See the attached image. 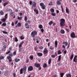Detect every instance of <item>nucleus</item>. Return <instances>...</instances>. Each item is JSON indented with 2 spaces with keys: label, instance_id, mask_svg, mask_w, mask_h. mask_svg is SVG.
Wrapping results in <instances>:
<instances>
[{
  "label": "nucleus",
  "instance_id": "1",
  "mask_svg": "<svg viewBox=\"0 0 77 77\" xmlns=\"http://www.w3.org/2000/svg\"><path fill=\"white\" fill-rule=\"evenodd\" d=\"M9 56H7V58L9 62H11L12 61V59L11 58V57H13L14 55L12 53H11L8 55Z\"/></svg>",
  "mask_w": 77,
  "mask_h": 77
},
{
  "label": "nucleus",
  "instance_id": "2",
  "mask_svg": "<svg viewBox=\"0 0 77 77\" xmlns=\"http://www.w3.org/2000/svg\"><path fill=\"white\" fill-rule=\"evenodd\" d=\"M65 20L64 19H61L60 20V25L61 27H63V26H65Z\"/></svg>",
  "mask_w": 77,
  "mask_h": 77
},
{
  "label": "nucleus",
  "instance_id": "3",
  "mask_svg": "<svg viewBox=\"0 0 77 77\" xmlns=\"http://www.w3.org/2000/svg\"><path fill=\"white\" fill-rule=\"evenodd\" d=\"M37 35L38 33L36 31H32L31 34V37L33 38H35L36 36H37Z\"/></svg>",
  "mask_w": 77,
  "mask_h": 77
},
{
  "label": "nucleus",
  "instance_id": "4",
  "mask_svg": "<svg viewBox=\"0 0 77 77\" xmlns=\"http://www.w3.org/2000/svg\"><path fill=\"white\" fill-rule=\"evenodd\" d=\"M29 4L30 5H32V8H33V7H34V8H35L36 7V2H32V1H31L29 2Z\"/></svg>",
  "mask_w": 77,
  "mask_h": 77
},
{
  "label": "nucleus",
  "instance_id": "5",
  "mask_svg": "<svg viewBox=\"0 0 77 77\" xmlns=\"http://www.w3.org/2000/svg\"><path fill=\"white\" fill-rule=\"evenodd\" d=\"M26 71V68H24L21 69L20 70V74H22L23 73V72H24V73H25Z\"/></svg>",
  "mask_w": 77,
  "mask_h": 77
},
{
  "label": "nucleus",
  "instance_id": "6",
  "mask_svg": "<svg viewBox=\"0 0 77 77\" xmlns=\"http://www.w3.org/2000/svg\"><path fill=\"white\" fill-rule=\"evenodd\" d=\"M40 5L42 9L43 10H44V9H45V5L44 3H41L40 4Z\"/></svg>",
  "mask_w": 77,
  "mask_h": 77
},
{
  "label": "nucleus",
  "instance_id": "7",
  "mask_svg": "<svg viewBox=\"0 0 77 77\" xmlns=\"http://www.w3.org/2000/svg\"><path fill=\"white\" fill-rule=\"evenodd\" d=\"M48 51L47 50V49L46 48H45L44 50L43 51V53L44 54H48Z\"/></svg>",
  "mask_w": 77,
  "mask_h": 77
},
{
  "label": "nucleus",
  "instance_id": "8",
  "mask_svg": "<svg viewBox=\"0 0 77 77\" xmlns=\"http://www.w3.org/2000/svg\"><path fill=\"white\" fill-rule=\"evenodd\" d=\"M70 36L71 38H75V33L74 32H72L70 35Z\"/></svg>",
  "mask_w": 77,
  "mask_h": 77
},
{
  "label": "nucleus",
  "instance_id": "9",
  "mask_svg": "<svg viewBox=\"0 0 77 77\" xmlns=\"http://www.w3.org/2000/svg\"><path fill=\"white\" fill-rule=\"evenodd\" d=\"M25 28L27 29H28L30 28V26L29 24H28V23H25Z\"/></svg>",
  "mask_w": 77,
  "mask_h": 77
},
{
  "label": "nucleus",
  "instance_id": "10",
  "mask_svg": "<svg viewBox=\"0 0 77 77\" xmlns=\"http://www.w3.org/2000/svg\"><path fill=\"white\" fill-rule=\"evenodd\" d=\"M34 65L35 67H36L37 68H39L40 67V64L39 63H35Z\"/></svg>",
  "mask_w": 77,
  "mask_h": 77
},
{
  "label": "nucleus",
  "instance_id": "11",
  "mask_svg": "<svg viewBox=\"0 0 77 77\" xmlns=\"http://www.w3.org/2000/svg\"><path fill=\"white\" fill-rule=\"evenodd\" d=\"M77 55H76L74 57V58L73 59V62H75L76 63H77Z\"/></svg>",
  "mask_w": 77,
  "mask_h": 77
},
{
  "label": "nucleus",
  "instance_id": "12",
  "mask_svg": "<svg viewBox=\"0 0 77 77\" xmlns=\"http://www.w3.org/2000/svg\"><path fill=\"white\" fill-rule=\"evenodd\" d=\"M37 54L38 57H41V56H42L43 55V54H42V53L41 52L37 53Z\"/></svg>",
  "mask_w": 77,
  "mask_h": 77
},
{
  "label": "nucleus",
  "instance_id": "13",
  "mask_svg": "<svg viewBox=\"0 0 77 77\" xmlns=\"http://www.w3.org/2000/svg\"><path fill=\"white\" fill-rule=\"evenodd\" d=\"M36 43H37V44H38L41 41V38L39 37L37 38H36Z\"/></svg>",
  "mask_w": 77,
  "mask_h": 77
},
{
  "label": "nucleus",
  "instance_id": "14",
  "mask_svg": "<svg viewBox=\"0 0 77 77\" xmlns=\"http://www.w3.org/2000/svg\"><path fill=\"white\" fill-rule=\"evenodd\" d=\"M55 55L54 54L52 55H51V57H52V58H55L56 56H57V53H56V52H55Z\"/></svg>",
  "mask_w": 77,
  "mask_h": 77
},
{
  "label": "nucleus",
  "instance_id": "15",
  "mask_svg": "<svg viewBox=\"0 0 77 77\" xmlns=\"http://www.w3.org/2000/svg\"><path fill=\"white\" fill-rule=\"evenodd\" d=\"M14 60L15 62H19V61H20V59L19 58H16Z\"/></svg>",
  "mask_w": 77,
  "mask_h": 77
},
{
  "label": "nucleus",
  "instance_id": "16",
  "mask_svg": "<svg viewBox=\"0 0 77 77\" xmlns=\"http://www.w3.org/2000/svg\"><path fill=\"white\" fill-rule=\"evenodd\" d=\"M34 11L36 13V14H37V15L38 14V9H34Z\"/></svg>",
  "mask_w": 77,
  "mask_h": 77
},
{
  "label": "nucleus",
  "instance_id": "17",
  "mask_svg": "<svg viewBox=\"0 0 77 77\" xmlns=\"http://www.w3.org/2000/svg\"><path fill=\"white\" fill-rule=\"evenodd\" d=\"M8 74H9V71L8 70L5 71V72L4 73V75H5L6 76L8 75Z\"/></svg>",
  "mask_w": 77,
  "mask_h": 77
},
{
  "label": "nucleus",
  "instance_id": "18",
  "mask_svg": "<svg viewBox=\"0 0 77 77\" xmlns=\"http://www.w3.org/2000/svg\"><path fill=\"white\" fill-rule=\"evenodd\" d=\"M66 13L67 14H69V9H68V8L66 7Z\"/></svg>",
  "mask_w": 77,
  "mask_h": 77
},
{
  "label": "nucleus",
  "instance_id": "19",
  "mask_svg": "<svg viewBox=\"0 0 77 77\" xmlns=\"http://www.w3.org/2000/svg\"><path fill=\"white\" fill-rule=\"evenodd\" d=\"M50 11L51 12H52V13H54V9L53 8H51Z\"/></svg>",
  "mask_w": 77,
  "mask_h": 77
},
{
  "label": "nucleus",
  "instance_id": "20",
  "mask_svg": "<svg viewBox=\"0 0 77 77\" xmlns=\"http://www.w3.org/2000/svg\"><path fill=\"white\" fill-rule=\"evenodd\" d=\"M23 44H24V42H22L20 44V45H19V48H20V47H22Z\"/></svg>",
  "mask_w": 77,
  "mask_h": 77
},
{
  "label": "nucleus",
  "instance_id": "21",
  "mask_svg": "<svg viewBox=\"0 0 77 77\" xmlns=\"http://www.w3.org/2000/svg\"><path fill=\"white\" fill-rule=\"evenodd\" d=\"M66 77H71V75L70 73H68L66 75Z\"/></svg>",
  "mask_w": 77,
  "mask_h": 77
},
{
  "label": "nucleus",
  "instance_id": "22",
  "mask_svg": "<svg viewBox=\"0 0 77 77\" xmlns=\"http://www.w3.org/2000/svg\"><path fill=\"white\" fill-rule=\"evenodd\" d=\"M57 3V5H61V3H60V2L59 1H57L56 2Z\"/></svg>",
  "mask_w": 77,
  "mask_h": 77
},
{
  "label": "nucleus",
  "instance_id": "23",
  "mask_svg": "<svg viewBox=\"0 0 77 77\" xmlns=\"http://www.w3.org/2000/svg\"><path fill=\"white\" fill-rule=\"evenodd\" d=\"M60 32L61 34H64L65 33V31L63 29H62L60 30Z\"/></svg>",
  "mask_w": 77,
  "mask_h": 77
},
{
  "label": "nucleus",
  "instance_id": "24",
  "mask_svg": "<svg viewBox=\"0 0 77 77\" xmlns=\"http://www.w3.org/2000/svg\"><path fill=\"white\" fill-rule=\"evenodd\" d=\"M55 48H57V41H56L55 42Z\"/></svg>",
  "mask_w": 77,
  "mask_h": 77
},
{
  "label": "nucleus",
  "instance_id": "25",
  "mask_svg": "<svg viewBox=\"0 0 77 77\" xmlns=\"http://www.w3.org/2000/svg\"><path fill=\"white\" fill-rule=\"evenodd\" d=\"M22 18H23V17H19V16L17 17V19L18 20H22Z\"/></svg>",
  "mask_w": 77,
  "mask_h": 77
},
{
  "label": "nucleus",
  "instance_id": "26",
  "mask_svg": "<svg viewBox=\"0 0 77 77\" xmlns=\"http://www.w3.org/2000/svg\"><path fill=\"white\" fill-rule=\"evenodd\" d=\"M43 68H46V67H47V65L46 63H45L43 64Z\"/></svg>",
  "mask_w": 77,
  "mask_h": 77
},
{
  "label": "nucleus",
  "instance_id": "27",
  "mask_svg": "<svg viewBox=\"0 0 77 77\" xmlns=\"http://www.w3.org/2000/svg\"><path fill=\"white\" fill-rule=\"evenodd\" d=\"M6 19H5V18H4L1 20V21L4 23L5 22H6Z\"/></svg>",
  "mask_w": 77,
  "mask_h": 77
},
{
  "label": "nucleus",
  "instance_id": "28",
  "mask_svg": "<svg viewBox=\"0 0 77 77\" xmlns=\"http://www.w3.org/2000/svg\"><path fill=\"white\" fill-rule=\"evenodd\" d=\"M0 14L1 15H3L5 14H4V12L2 11H1L0 12Z\"/></svg>",
  "mask_w": 77,
  "mask_h": 77
},
{
  "label": "nucleus",
  "instance_id": "29",
  "mask_svg": "<svg viewBox=\"0 0 77 77\" xmlns=\"http://www.w3.org/2000/svg\"><path fill=\"white\" fill-rule=\"evenodd\" d=\"M51 62V58H49L48 61V63L50 65Z\"/></svg>",
  "mask_w": 77,
  "mask_h": 77
},
{
  "label": "nucleus",
  "instance_id": "30",
  "mask_svg": "<svg viewBox=\"0 0 77 77\" xmlns=\"http://www.w3.org/2000/svg\"><path fill=\"white\" fill-rule=\"evenodd\" d=\"M38 27L39 28V29H42L43 26H42V25L41 24H39L38 26Z\"/></svg>",
  "mask_w": 77,
  "mask_h": 77
},
{
  "label": "nucleus",
  "instance_id": "31",
  "mask_svg": "<svg viewBox=\"0 0 77 77\" xmlns=\"http://www.w3.org/2000/svg\"><path fill=\"white\" fill-rule=\"evenodd\" d=\"M61 56H62L61 55H60L58 56V61L59 62L60 61V60H61Z\"/></svg>",
  "mask_w": 77,
  "mask_h": 77
},
{
  "label": "nucleus",
  "instance_id": "32",
  "mask_svg": "<svg viewBox=\"0 0 77 77\" xmlns=\"http://www.w3.org/2000/svg\"><path fill=\"white\" fill-rule=\"evenodd\" d=\"M63 44H65V46H67L68 45V42H63Z\"/></svg>",
  "mask_w": 77,
  "mask_h": 77
},
{
  "label": "nucleus",
  "instance_id": "33",
  "mask_svg": "<svg viewBox=\"0 0 77 77\" xmlns=\"http://www.w3.org/2000/svg\"><path fill=\"white\" fill-rule=\"evenodd\" d=\"M17 25L18 27H21V23L20 22L18 23Z\"/></svg>",
  "mask_w": 77,
  "mask_h": 77
},
{
  "label": "nucleus",
  "instance_id": "34",
  "mask_svg": "<svg viewBox=\"0 0 77 77\" xmlns=\"http://www.w3.org/2000/svg\"><path fill=\"white\" fill-rule=\"evenodd\" d=\"M53 21H51L48 24L50 26H51V24H53Z\"/></svg>",
  "mask_w": 77,
  "mask_h": 77
},
{
  "label": "nucleus",
  "instance_id": "35",
  "mask_svg": "<svg viewBox=\"0 0 77 77\" xmlns=\"http://www.w3.org/2000/svg\"><path fill=\"white\" fill-rule=\"evenodd\" d=\"M29 59L31 60H32L33 59V55L29 56Z\"/></svg>",
  "mask_w": 77,
  "mask_h": 77
},
{
  "label": "nucleus",
  "instance_id": "36",
  "mask_svg": "<svg viewBox=\"0 0 77 77\" xmlns=\"http://www.w3.org/2000/svg\"><path fill=\"white\" fill-rule=\"evenodd\" d=\"M33 68H28V70L29 71H32V70H33Z\"/></svg>",
  "mask_w": 77,
  "mask_h": 77
},
{
  "label": "nucleus",
  "instance_id": "37",
  "mask_svg": "<svg viewBox=\"0 0 77 77\" xmlns=\"http://www.w3.org/2000/svg\"><path fill=\"white\" fill-rule=\"evenodd\" d=\"M6 11H7V12H9V11L12 12V11L11 10V9H9V8H7L6 9Z\"/></svg>",
  "mask_w": 77,
  "mask_h": 77
},
{
  "label": "nucleus",
  "instance_id": "38",
  "mask_svg": "<svg viewBox=\"0 0 77 77\" xmlns=\"http://www.w3.org/2000/svg\"><path fill=\"white\" fill-rule=\"evenodd\" d=\"M43 48H44V47L42 46H40L38 47V48L40 50H42V49H43Z\"/></svg>",
  "mask_w": 77,
  "mask_h": 77
},
{
  "label": "nucleus",
  "instance_id": "39",
  "mask_svg": "<svg viewBox=\"0 0 77 77\" xmlns=\"http://www.w3.org/2000/svg\"><path fill=\"white\" fill-rule=\"evenodd\" d=\"M13 56H16L17 55V51L13 52Z\"/></svg>",
  "mask_w": 77,
  "mask_h": 77
},
{
  "label": "nucleus",
  "instance_id": "40",
  "mask_svg": "<svg viewBox=\"0 0 77 77\" xmlns=\"http://www.w3.org/2000/svg\"><path fill=\"white\" fill-rule=\"evenodd\" d=\"M7 5H8V2H6L4 4L3 6L4 7H5V6H6Z\"/></svg>",
  "mask_w": 77,
  "mask_h": 77
},
{
  "label": "nucleus",
  "instance_id": "41",
  "mask_svg": "<svg viewBox=\"0 0 77 77\" xmlns=\"http://www.w3.org/2000/svg\"><path fill=\"white\" fill-rule=\"evenodd\" d=\"M2 26H6V23H4L2 25Z\"/></svg>",
  "mask_w": 77,
  "mask_h": 77
},
{
  "label": "nucleus",
  "instance_id": "42",
  "mask_svg": "<svg viewBox=\"0 0 77 77\" xmlns=\"http://www.w3.org/2000/svg\"><path fill=\"white\" fill-rule=\"evenodd\" d=\"M73 57H74V54H72L70 56V59L72 60L73 59Z\"/></svg>",
  "mask_w": 77,
  "mask_h": 77
},
{
  "label": "nucleus",
  "instance_id": "43",
  "mask_svg": "<svg viewBox=\"0 0 77 77\" xmlns=\"http://www.w3.org/2000/svg\"><path fill=\"white\" fill-rule=\"evenodd\" d=\"M22 48H19V52H21V51H22Z\"/></svg>",
  "mask_w": 77,
  "mask_h": 77
},
{
  "label": "nucleus",
  "instance_id": "44",
  "mask_svg": "<svg viewBox=\"0 0 77 77\" xmlns=\"http://www.w3.org/2000/svg\"><path fill=\"white\" fill-rule=\"evenodd\" d=\"M20 38L21 40H23L24 39V37H23V35L20 37Z\"/></svg>",
  "mask_w": 77,
  "mask_h": 77
},
{
  "label": "nucleus",
  "instance_id": "45",
  "mask_svg": "<svg viewBox=\"0 0 77 77\" xmlns=\"http://www.w3.org/2000/svg\"><path fill=\"white\" fill-rule=\"evenodd\" d=\"M49 6H52L53 4H52V2L51 1L49 2V3L48 4Z\"/></svg>",
  "mask_w": 77,
  "mask_h": 77
},
{
  "label": "nucleus",
  "instance_id": "46",
  "mask_svg": "<svg viewBox=\"0 0 77 77\" xmlns=\"http://www.w3.org/2000/svg\"><path fill=\"white\" fill-rule=\"evenodd\" d=\"M5 19H6V20L8 19V14H6L5 15Z\"/></svg>",
  "mask_w": 77,
  "mask_h": 77
},
{
  "label": "nucleus",
  "instance_id": "47",
  "mask_svg": "<svg viewBox=\"0 0 77 77\" xmlns=\"http://www.w3.org/2000/svg\"><path fill=\"white\" fill-rule=\"evenodd\" d=\"M58 54H62V52H61V51H60V50H59L58 51Z\"/></svg>",
  "mask_w": 77,
  "mask_h": 77
},
{
  "label": "nucleus",
  "instance_id": "48",
  "mask_svg": "<svg viewBox=\"0 0 77 77\" xmlns=\"http://www.w3.org/2000/svg\"><path fill=\"white\" fill-rule=\"evenodd\" d=\"M61 8L62 12H63V13L64 12V11H63V7H62V5H61Z\"/></svg>",
  "mask_w": 77,
  "mask_h": 77
},
{
  "label": "nucleus",
  "instance_id": "49",
  "mask_svg": "<svg viewBox=\"0 0 77 77\" xmlns=\"http://www.w3.org/2000/svg\"><path fill=\"white\" fill-rule=\"evenodd\" d=\"M63 75H64V74H63V73H61L60 74V75L61 76V77H63Z\"/></svg>",
  "mask_w": 77,
  "mask_h": 77
},
{
  "label": "nucleus",
  "instance_id": "50",
  "mask_svg": "<svg viewBox=\"0 0 77 77\" xmlns=\"http://www.w3.org/2000/svg\"><path fill=\"white\" fill-rule=\"evenodd\" d=\"M51 15H52V16H54H54L56 15V13H52Z\"/></svg>",
  "mask_w": 77,
  "mask_h": 77
},
{
  "label": "nucleus",
  "instance_id": "51",
  "mask_svg": "<svg viewBox=\"0 0 77 77\" xmlns=\"http://www.w3.org/2000/svg\"><path fill=\"white\" fill-rule=\"evenodd\" d=\"M24 20L25 21H26L27 20V16H25L24 17Z\"/></svg>",
  "mask_w": 77,
  "mask_h": 77
},
{
  "label": "nucleus",
  "instance_id": "52",
  "mask_svg": "<svg viewBox=\"0 0 77 77\" xmlns=\"http://www.w3.org/2000/svg\"><path fill=\"white\" fill-rule=\"evenodd\" d=\"M15 42H18V38H17V37H15Z\"/></svg>",
  "mask_w": 77,
  "mask_h": 77
},
{
  "label": "nucleus",
  "instance_id": "53",
  "mask_svg": "<svg viewBox=\"0 0 77 77\" xmlns=\"http://www.w3.org/2000/svg\"><path fill=\"white\" fill-rule=\"evenodd\" d=\"M41 31L42 33H44V30L43 28H42L41 29Z\"/></svg>",
  "mask_w": 77,
  "mask_h": 77
},
{
  "label": "nucleus",
  "instance_id": "54",
  "mask_svg": "<svg viewBox=\"0 0 77 77\" xmlns=\"http://www.w3.org/2000/svg\"><path fill=\"white\" fill-rule=\"evenodd\" d=\"M11 53V51H8V52H6V54H9V53Z\"/></svg>",
  "mask_w": 77,
  "mask_h": 77
},
{
  "label": "nucleus",
  "instance_id": "55",
  "mask_svg": "<svg viewBox=\"0 0 77 77\" xmlns=\"http://www.w3.org/2000/svg\"><path fill=\"white\" fill-rule=\"evenodd\" d=\"M4 59V57L0 56V60H2V59Z\"/></svg>",
  "mask_w": 77,
  "mask_h": 77
},
{
  "label": "nucleus",
  "instance_id": "56",
  "mask_svg": "<svg viewBox=\"0 0 77 77\" xmlns=\"http://www.w3.org/2000/svg\"><path fill=\"white\" fill-rule=\"evenodd\" d=\"M50 49L51 50H54V48L52 46H51L50 47Z\"/></svg>",
  "mask_w": 77,
  "mask_h": 77
},
{
  "label": "nucleus",
  "instance_id": "57",
  "mask_svg": "<svg viewBox=\"0 0 77 77\" xmlns=\"http://www.w3.org/2000/svg\"><path fill=\"white\" fill-rule=\"evenodd\" d=\"M66 30L67 32V33H69V29H66Z\"/></svg>",
  "mask_w": 77,
  "mask_h": 77
},
{
  "label": "nucleus",
  "instance_id": "58",
  "mask_svg": "<svg viewBox=\"0 0 77 77\" xmlns=\"http://www.w3.org/2000/svg\"><path fill=\"white\" fill-rule=\"evenodd\" d=\"M29 59H27V60H26V63H29Z\"/></svg>",
  "mask_w": 77,
  "mask_h": 77
},
{
  "label": "nucleus",
  "instance_id": "59",
  "mask_svg": "<svg viewBox=\"0 0 77 77\" xmlns=\"http://www.w3.org/2000/svg\"><path fill=\"white\" fill-rule=\"evenodd\" d=\"M11 17H13L14 16V13L12 12L11 13Z\"/></svg>",
  "mask_w": 77,
  "mask_h": 77
},
{
  "label": "nucleus",
  "instance_id": "60",
  "mask_svg": "<svg viewBox=\"0 0 77 77\" xmlns=\"http://www.w3.org/2000/svg\"><path fill=\"white\" fill-rule=\"evenodd\" d=\"M13 77H16V74H15V73H13Z\"/></svg>",
  "mask_w": 77,
  "mask_h": 77
},
{
  "label": "nucleus",
  "instance_id": "61",
  "mask_svg": "<svg viewBox=\"0 0 77 77\" xmlns=\"http://www.w3.org/2000/svg\"><path fill=\"white\" fill-rule=\"evenodd\" d=\"M14 22H12V23H11V26H14Z\"/></svg>",
  "mask_w": 77,
  "mask_h": 77
},
{
  "label": "nucleus",
  "instance_id": "62",
  "mask_svg": "<svg viewBox=\"0 0 77 77\" xmlns=\"http://www.w3.org/2000/svg\"><path fill=\"white\" fill-rule=\"evenodd\" d=\"M34 50L35 51H36L38 50V48L36 47H35L34 48Z\"/></svg>",
  "mask_w": 77,
  "mask_h": 77
},
{
  "label": "nucleus",
  "instance_id": "63",
  "mask_svg": "<svg viewBox=\"0 0 77 77\" xmlns=\"http://www.w3.org/2000/svg\"><path fill=\"white\" fill-rule=\"evenodd\" d=\"M3 33H5V34H8V32H7L6 31H3Z\"/></svg>",
  "mask_w": 77,
  "mask_h": 77
},
{
  "label": "nucleus",
  "instance_id": "64",
  "mask_svg": "<svg viewBox=\"0 0 77 77\" xmlns=\"http://www.w3.org/2000/svg\"><path fill=\"white\" fill-rule=\"evenodd\" d=\"M56 12L57 14H59V11L58 10H57Z\"/></svg>",
  "mask_w": 77,
  "mask_h": 77
}]
</instances>
